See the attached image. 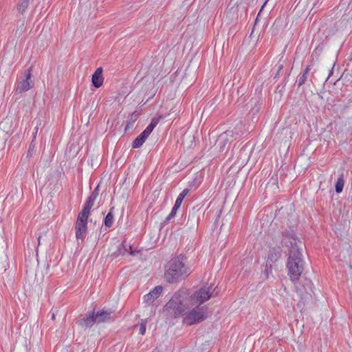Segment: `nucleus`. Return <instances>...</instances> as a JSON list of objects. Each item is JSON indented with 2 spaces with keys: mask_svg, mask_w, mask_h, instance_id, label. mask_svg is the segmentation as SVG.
Masks as SVG:
<instances>
[{
  "mask_svg": "<svg viewBox=\"0 0 352 352\" xmlns=\"http://www.w3.org/2000/svg\"><path fill=\"white\" fill-rule=\"evenodd\" d=\"M40 239H41V236H39V237L38 238V242L40 241Z\"/></svg>",
  "mask_w": 352,
  "mask_h": 352,
  "instance_id": "e433bc0d",
  "label": "nucleus"
},
{
  "mask_svg": "<svg viewBox=\"0 0 352 352\" xmlns=\"http://www.w3.org/2000/svg\"><path fill=\"white\" fill-rule=\"evenodd\" d=\"M91 209V207L85 204L82 211L78 213L75 225L76 237L78 239H83L85 237Z\"/></svg>",
  "mask_w": 352,
  "mask_h": 352,
  "instance_id": "0eeeda50",
  "label": "nucleus"
},
{
  "mask_svg": "<svg viewBox=\"0 0 352 352\" xmlns=\"http://www.w3.org/2000/svg\"><path fill=\"white\" fill-rule=\"evenodd\" d=\"M138 118V114L135 112L131 113L128 118L127 124L126 126L125 130H127L129 128L130 124L133 125V124L137 120Z\"/></svg>",
  "mask_w": 352,
  "mask_h": 352,
  "instance_id": "b1692460",
  "label": "nucleus"
},
{
  "mask_svg": "<svg viewBox=\"0 0 352 352\" xmlns=\"http://www.w3.org/2000/svg\"><path fill=\"white\" fill-rule=\"evenodd\" d=\"M269 1V0H265V2H264V3L263 4V6H262V7H261V10H260V11H259V12H258V14L257 16H256V19H255V21H254V26H255V25H256V24L258 23V16H259V15H260V13L262 12V10H263V8L265 7V6L266 5V3H267V1Z\"/></svg>",
  "mask_w": 352,
  "mask_h": 352,
  "instance_id": "c756f323",
  "label": "nucleus"
},
{
  "mask_svg": "<svg viewBox=\"0 0 352 352\" xmlns=\"http://www.w3.org/2000/svg\"><path fill=\"white\" fill-rule=\"evenodd\" d=\"M287 82V78L285 77L283 80V82L282 84L278 85L276 87V92H278L279 94H282L284 91L285 87Z\"/></svg>",
  "mask_w": 352,
  "mask_h": 352,
  "instance_id": "a878e982",
  "label": "nucleus"
},
{
  "mask_svg": "<svg viewBox=\"0 0 352 352\" xmlns=\"http://www.w3.org/2000/svg\"><path fill=\"white\" fill-rule=\"evenodd\" d=\"M32 1L33 0H19L17 5V10L19 13L23 14L29 6L30 2Z\"/></svg>",
  "mask_w": 352,
  "mask_h": 352,
  "instance_id": "a211bd4d",
  "label": "nucleus"
},
{
  "mask_svg": "<svg viewBox=\"0 0 352 352\" xmlns=\"http://www.w3.org/2000/svg\"><path fill=\"white\" fill-rule=\"evenodd\" d=\"M271 272H272V264L266 262L265 268L263 272V274L266 279H267L269 278V275Z\"/></svg>",
  "mask_w": 352,
  "mask_h": 352,
  "instance_id": "bb28decb",
  "label": "nucleus"
},
{
  "mask_svg": "<svg viewBox=\"0 0 352 352\" xmlns=\"http://www.w3.org/2000/svg\"><path fill=\"white\" fill-rule=\"evenodd\" d=\"M24 31V21H22L21 24L17 28L16 32H19V34H21Z\"/></svg>",
  "mask_w": 352,
  "mask_h": 352,
  "instance_id": "7c9ffc66",
  "label": "nucleus"
},
{
  "mask_svg": "<svg viewBox=\"0 0 352 352\" xmlns=\"http://www.w3.org/2000/svg\"><path fill=\"white\" fill-rule=\"evenodd\" d=\"M188 192H189V189H188V188L184 189L182 191V192L179 195V196L177 197V198L175 202V204H176L179 206H181V204H182L184 199L188 195Z\"/></svg>",
  "mask_w": 352,
  "mask_h": 352,
  "instance_id": "412c9836",
  "label": "nucleus"
},
{
  "mask_svg": "<svg viewBox=\"0 0 352 352\" xmlns=\"http://www.w3.org/2000/svg\"><path fill=\"white\" fill-rule=\"evenodd\" d=\"M148 135L142 131L133 142L132 147L133 148H138L142 146L145 140L147 139Z\"/></svg>",
  "mask_w": 352,
  "mask_h": 352,
  "instance_id": "4468645a",
  "label": "nucleus"
},
{
  "mask_svg": "<svg viewBox=\"0 0 352 352\" xmlns=\"http://www.w3.org/2000/svg\"><path fill=\"white\" fill-rule=\"evenodd\" d=\"M190 270L187 264V257L179 254L172 258L166 265L165 279L170 283H177L185 279L190 274Z\"/></svg>",
  "mask_w": 352,
  "mask_h": 352,
  "instance_id": "f03ea898",
  "label": "nucleus"
},
{
  "mask_svg": "<svg viewBox=\"0 0 352 352\" xmlns=\"http://www.w3.org/2000/svg\"><path fill=\"white\" fill-rule=\"evenodd\" d=\"M260 109H261L260 102L257 99H255L254 106L252 107V109L250 110V113H252V115L254 116L259 112Z\"/></svg>",
  "mask_w": 352,
  "mask_h": 352,
  "instance_id": "393cba45",
  "label": "nucleus"
},
{
  "mask_svg": "<svg viewBox=\"0 0 352 352\" xmlns=\"http://www.w3.org/2000/svg\"><path fill=\"white\" fill-rule=\"evenodd\" d=\"M99 184L95 188V189L91 192L89 197L87 198L86 202L85 204L89 206V207L92 208L94 202L97 198V197L99 195Z\"/></svg>",
  "mask_w": 352,
  "mask_h": 352,
  "instance_id": "2eb2a0df",
  "label": "nucleus"
},
{
  "mask_svg": "<svg viewBox=\"0 0 352 352\" xmlns=\"http://www.w3.org/2000/svg\"><path fill=\"white\" fill-rule=\"evenodd\" d=\"M282 69H283V65H280V66H279V67H278V71H277V72H276V75H275V76H274V78H276V77L278 76V74H279V72H280Z\"/></svg>",
  "mask_w": 352,
  "mask_h": 352,
  "instance_id": "2f4dec72",
  "label": "nucleus"
},
{
  "mask_svg": "<svg viewBox=\"0 0 352 352\" xmlns=\"http://www.w3.org/2000/svg\"><path fill=\"white\" fill-rule=\"evenodd\" d=\"M186 296V288L179 289L164 305V311L174 318L184 315L186 311L192 307Z\"/></svg>",
  "mask_w": 352,
  "mask_h": 352,
  "instance_id": "20e7f679",
  "label": "nucleus"
},
{
  "mask_svg": "<svg viewBox=\"0 0 352 352\" xmlns=\"http://www.w3.org/2000/svg\"><path fill=\"white\" fill-rule=\"evenodd\" d=\"M35 144H34V139L32 140V142L30 144L29 149L28 151V157H31L32 155V153L34 151Z\"/></svg>",
  "mask_w": 352,
  "mask_h": 352,
  "instance_id": "cd10ccee",
  "label": "nucleus"
},
{
  "mask_svg": "<svg viewBox=\"0 0 352 352\" xmlns=\"http://www.w3.org/2000/svg\"><path fill=\"white\" fill-rule=\"evenodd\" d=\"M32 67H30L24 71L23 79L19 81L16 85L15 92L16 94L27 91L33 87L34 83L30 80L32 78Z\"/></svg>",
  "mask_w": 352,
  "mask_h": 352,
  "instance_id": "6e6552de",
  "label": "nucleus"
},
{
  "mask_svg": "<svg viewBox=\"0 0 352 352\" xmlns=\"http://www.w3.org/2000/svg\"><path fill=\"white\" fill-rule=\"evenodd\" d=\"M190 311H186L184 318V322L191 326L201 322L208 318L207 306L195 305Z\"/></svg>",
  "mask_w": 352,
  "mask_h": 352,
  "instance_id": "423d86ee",
  "label": "nucleus"
},
{
  "mask_svg": "<svg viewBox=\"0 0 352 352\" xmlns=\"http://www.w3.org/2000/svg\"><path fill=\"white\" fill-rule=\"evenodd\" d=\"M146 320L140 324V333L144 335L146 332Z\"/></svg>",
  "mask_w": 352,
  "mask_h": 352,
  "instance_id": "c85d7f7f",
  "label": "nucleus"
},
{
  "mask_svg": "<svg viewBox=\"0 0 352 352\" xmlns=\"http://www.w3.org/2000/svg\"><path fill=\"white\" fill-rule=\"evenodd\" d=\"M349 6H351L352 7V0H350V1L349 3Z\"/></svg>",
  "mask_w": 352,
  "mask_h": 352,
  "instance_id": "f704fd0d",
  "label": "nucleus"
},
{
  "mask_svg": "<svg viewBox=\"0 0 352 352\" xmlns=\"http://www.w3.org/2000/svg\"><path fill=\"white\" fill-rule=\"evenodd\" d=\"M223 134L225 135V136L228 138V137H232L234 138V139H236L238 137H241L243 135V133L237 127H235L233 130H228Z\"/></svg>",
  "mask_w": 352,
  "mask_h": 352,
  "instance_id": "6ab92c4d",
  "label": "nucleus"
},
{
  "mask_svg": "<svg viewBox=\"0 0 352 352\" xmlns=\"http://www.w3.org/2000/svg\"><path fill=\"white\" fill-rule=\"evenodd\" d=\"M103 69L100 67L96 69L91 76L92 85L96 88L100 87L103 84L104 78L102 76Z\"/></svg>",
  "mask_w": 352,
  "mask_h": 352,
  "instance_id": "9d476101",
  "label": "nucleus"
},
{
  "mask_svg": "<svg viewBox=\"0 0 352 352\" xmlns=\"http://www.w3.org/2000/svg\"><path fill=\"white\" fill-rule=\"evenodd\" d=\"M333 67L331 68V69L330 70V72H329V75L328 76V78H329V76L332 74L333 73Z\"/></svg>",
  "mask_w": 352,
  "mask_h": 352,
  "instance_id": "72a5a7b5",
  "label": "nucleus"
},
{
  "mask_svg": "<svg viewBox=\"0 0 352 352\" xmlns=\"http://www.w3.org/2000/svg\"><path fill=\"white\" fill-rule=\"evenodd\" d=\"M163 291V287L161 285L156 286L149 293L144 295V300L148 304L152 303L155 299H157Z\"/></svg>",
  "mask_w": 352,
  "mask_h": 352,
  "instance_id": "1a4fd4ad",
  "label": "nucleus"
},
{
  "mask_svg": "<svg viewBox=\"0 0 352 352\" xmlns=\"http://www.w3.org/2000/svg\"><path fill=\"white\" fill-rule=\"evenodd\" d=\"M126 252H129L131 255L134 254L132 251V247L130 245H128L126 241H124L121 244L118 245L117 251L113 252V254L117 257L120 255H124Z\"/></svg>",
  "mask_w": 352,
  "mask_h": 352,
  "instance_id": "f8f14e48",
  "label": "nucleus"
},
{
  "mask_svg": "<svg viewBox=\"0 0 352 352\" xmlns=\"http://www.w3.org/2000/svg\"><path fill=\"white\" fill-rule=\"evenodd\" d=\"M180 208V206L174 204V206L173 207L170 213L168 214V216L166 218V219L164 221V223H168L170 219H172L177 214V212L178 209Z\"/></svg>",
  "mask_w": 352,
  "mask_h": 352,
  "instance_id": "4be33fe9",
  "label": "nucleus"
},
{
  "mask_svg": "<svg viewBox=\"0 0 352 352\" xmlns=\"http://www.w3.org/2000/svg\"><path fill=\"white\" fill-rule=\"evenodd\" d=\"M219 142V148L220 151H223L225 149L226 145L227 142H228V138L225 136L223 134H221L219 137L218 140Z\"/></svg>",
  "mask_w": 352,
  "mask_h": 352,
  "instance_id": "5701e85b",
  "label": "nucleus"
},
{
  "mask_svg": "<svg viewBox=\"0 0 352 352\" xmlns=\"http://www.w3.org/2000/svg\"><path fill=\"white\" fill-rule=\"evenodd\" d=\"M117 315L111 309H102L87 311L83 318L78 320L76 324L84 329H90L94 324L110 323L113 322Z\"/></svg>",
  "mask_w": 352,
  "mask_h": 352,
  "instance_id": "7ed1b4c3",
  "label": "nucleus"
},
{
  "mask_svg": "<svg viewBox=\"0 0 352 352\" xmlns=\"http://www.w3.org/2000/svg\"><path fill=\"white\" fill-rule=\"evenodd\" d=\"M282 243L289 248V257L287 262L288 275L290 280L294 283H296L304 270V261L300 247L302 242L293 230H285L282 232Z\"/></svg>",
  "mask_w": 352,
  "mask_h": 352,
  "instance_id": "f257e3e1",
  "label": "nucleus"
},
{
  "mask_svg": "<svg viewBox=\"0 0 352 352\" xmlns=\"http://www.w3.org/2000/svg\"><path fill=\"white\" fill-rule=\"evenodd\" d=\"M162 118V116H160L159 117H155L153 118L150 124L147 126V127L143 131L147 135L149 136V135L151 133L154 128L157 126V124L159 123L160 120Z\"/></svg>",
  "mask_w": 352,
  "mask_h": 352,
  "instance_id": "f3484780",
  "label": "nucleus"
},
{
  "mask_svg": "<svg viewBox=\"0 0 352 352\" xmlns=\"http://www.w3.org/2000/svg\"><path fill=\"white\" fill-rule=\"evenodd\" d=\"M55 318L54 314L52 315V318L54 319Z\"/></svg>",
  "mask_w": 352,
  "mask_h": 352,
  "instance_id": "4c0bfd02",
  "label": "nucleus"
},
{
  "mask_svg": "<svg viewBox=\"0 0 352 352\" xmlns=\"http://www.w3.org/2000/svg\"><path fill=\"white\" fill-rule=\"evenodd\" d=\"M37 131H38V127L36 126V127H35V132L34 133V139L36 138Z\"/></svg>",
  "mask_w": 352,
  "mask_h": 352,
  "instance_id": "473e14b6",
  "label": "nucleus"
},
{
  "mask_svg": "<svg viewBox=\"0 0 352 352\" xmlns=\"http://www.w3.org/2000/svg\"><path fill=\"white\" fill-rule=\"evenodd\" d=\"M113 210L114 207H111L109 212L103 219V224L106 228H111L113 226L114 220V215L113 212Z\"/></svg>",
  "mask_w": 352,
  "mask_h": 352,
  "instance_id": "dca6fc26",
  "label": "nucleus"
},
{
  "mask_svg": "<svg viewBox=\"0 0 352 352\" xmlns=\"http://www.w3.org/2000/svg\"><path fill=\"white\" fill-rule=\"evenodd\" d=\"M282 250L280 247H273L270 249L267 263L276 262L281 256Z\"/></svg>",
  "mask_w": 352,
  "mask_h": 352,
  "instance_id": "9b49d317",
  "label": "nucleus"
},
{
  "mask_svg": "<svg viewBox=\"0 0 352 352\" xmlns=\"http://www.w3.org/2000/svg\"><path fill=\"white\" fill-rule=\"evenodd\" d=\"M193 183H194V184H195V183H196V179H194Z\"/></svg>",
  "mask_w": 352,
  "mask_h": 352,
  "instance_id": "c9c22d12",
  "label": "nucleus"
},
{
  "mask_svg": "<svg viewBox=\"0 0 352 352\" xmlns=\"http://www.w3.org/2000/svg\"><path fill=\"white\" fill-rule=\"evenodd\" d=\"M310 72V65H307L305 69L299 74L298 76V80L297 81V85L298 87H300L303 85L305 84V82L307 80L308 78V74Z\"/></svg>",
  "mask_w": 352,
  "mask_h": 352,
  "instance_id": "ddd939ff",
  "label": "nucleus"
},
{
  "mask_svg": "<svg viewBox=\"0 0 352 352\" xmlns=\"http://www.w3.org/2000/svg\"><path fill=\"white\" fill-rule=\"evenodd\" d=\"M216 289L217 287L213 288V285H204L196 291L186 289V298L189 299L192 307L201 305L211 297L218 294L219 291H216Z\"/></svg>",
  "mask_w": 352,
  "mask_h": 352,
  "instance_id": "39448f33",
  "label": "nucleus"
},
{
  "mask_svg": "<svg viewBox=\"0 0 352 352\" xmlns=\"http://www.w3.org/2000/svg\"><path fill=\"white\" fill-rule=\"evenodd\" d=\"M344 185V175L343 173H341L338 178L337 182L335 184V190L337 193H340L343 190Z\"/></svg>",
  "mask_w": 352,
  "mask_h": 352,
  "instance_id": "aec40b11",
  "label": "nucleus"
}]
</instances>
